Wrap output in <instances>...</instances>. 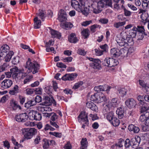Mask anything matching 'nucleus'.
I'll return each instance as SVG.
<instances>
[{
	"mask_svg": "<svg viewBox=\"0 0 149 149\" xmlns=\"http://www.w3.org/2000/svg\"><path fill=\"white\" fill-rule=\"evenodd\" d=\"M99 26V25L97 24H94L90 28L91 31L92 32H94L95 31L96 28L98 27Z\"/></svg>",
	"mask_w": 149,
	"mask_h": 149,
	"instance_id": "338daca9",
	"label": "nucleus"
},
{
	"mask_svg": "<svg viewBox=\"0 0 149 149\" xmlns=\"http://www.w3.org/2000/svg\"><path fill=\"white\" fill-rule=\"evenodd\" d=\"M132 40V38L128 37H126L125 39L121 38L118 40L117 43L120 46L126 47L128 46V43L130 42V41Z\"/></svg>",
	"mask_w": 149,
	"mask_h": 149,
	"instance_id": "1a4fd4ad",
	"label": "nucleus"
},
{
	"mask_svg": "<svg viewBox=\"0 0 149 149\" xmlns=\"http://www.w3.org/2000/svg\"><path fill=\"white\" fill-rule=\"evenodd\" d=\"M68 15L66 12L63 10H61L58 13V18L59 19H67Z\"/></svg>",
	"mask_w": 149,
	"mask_h": 149,
	"instance_id": "c85d7f7f",
	"label": "nucleus"
},
{
	"mask_svg": "<svg viewBox=\"0 0 149 149\" xmlns=\"http://www.w3.org/2000/svg\"><path fill=\"white\" fill-rule=\"evenodd\" d=\"M139 14L140 15L141 19H147L148 17V13L146 12V11L140 9L139 11Z\"/></svg>",
	"mask_w": 149,
	"mask_h": 149,
	"instance_id": "7c9ffc66",
	"label": "nucleus"
},
{
	"mask_svg": "<svg viewBox=\"0 0 149 149\" xmlns=\"http://www.w3.org/2000/svg\"><path fill=\"white\" fill-rule=\"evenodd\" d=\"M68 39L69 41L71 43H75L78 41V40L74 33H72L70 36H69Z\"/></svg>",
	"mask_w": 149,
	"mask_h": 149,
	"instance_id": "c756f323",
	"label": "nucleus"
},
{
	"mask_svg": "<svg viewBox=\"0 0 149 149\" xmlns=\"http://www.w3.org/2000/svg\"><path fill=\"white\" fill-rule=\"evenodd\" d=\"M78 54L84 56L86 54V52L84 50L79 49L77 51Z\"/></svg>",
	"mask_w": 149,
	"mask_h": 149,
	"instance_id": "0e129e2a",
	"label": "nucleus"
},
{
	"mask_svg": "<svg viewBox=\"0 0 149 149\" xmlns=\"http://www.w3.org/2000/svg\"><path fill=\"white\" fill-rule=\"evenodd\" d=\"M9 47L7 45L2 46L0 49V57L4 58L7 52L9 50Z\"/></svg>",
	"mask_w": 149,
	"mask_h": 149,
	"instance_id": "2eb2a0df",
	"label": "nucleus"
},
{
	"mask_svg": "<svg viewBox=\"0 0 149 149\" xmlns=\"http://www.w3.org/2000/svg\"><path fill=\"white\" fill-rule=\"evenodd\" d=\"M50 30L52 38H60L61 37L60 33L58 31H55L51 28H49Z\"/></svg>",
	"mask_w": 149,
	"mask_h": 149,
	"instance_id": "cd10ccee",
	"label": "nucleus"
},
{
	"mask_svg": "<svg viewBox=\"0 0 149 149\" xmlns=\"http://www.w3.org/2000/svg\"><path fill=\"white\" fill-rule=\"evenodd\" d=\"M124 113V110L121 107L118 108L116 111V113L119 119H122L123 117Z\"/></svg>",
	"mask_w": 149,
	"mask_h": 149,
	"instance_id": "72a5a7b5",
	"label": "nucleus"
},
{
	"mask_svg": "<svg viewBox=\"0 0 149 149\" xmlns=\"http://www.w3.org/2000/svg\"><path fill=\"white\" fill-rule=\"evenodd\" d=\"M18 92V86L17 85H15L13 88L9 92V93L12 95H15Z\"/></svg>",
	"mask_w": 149,
	"mask_h": 149,
	"instance_id": "c9c22d12",
	"label": "nucleus"
},
{
	"mask_svg": "<svg viewBox=\"0 0 149 149\" xmlns=\"http://www.w3.org/2000/svg\"><path fill=\"white\" fill-rule=\"evenodd\" d=\"M128 129L129 131L135 133H138L140 131L139 128L138 127L132 124L129 125L128 127Z\"/></svg>",
	"mask_w": 149,
	"mask_h": 149,
	"instance_id": "5701e85b",
	"label": "nucleus"
},
{
	"mask_svg": "<svg viewBox=\"0 0 149 149\" xmlns=\"http://www.w3.org/2000/svg\"><path fill=\"white\" fill-rule=\"evenodd\" d=\"M25 67L28 69L27 72L28 73L33 71V73L34 74L38 72L39 69L40 65L35 61L33 63L31 62V59L29 58L26 62Z\"/></svg>",
	"mask_w": 149,
	"mask_h": 149,
	"instance_id": "7ed1b4c3",
	"label": "nucleus"
},
{
	"mask_svg": "<svg viewBox=\"0 0 149 149\" xmlns=\"http://www.w3.org/2000/svg\"><path fill=\"white\" fill-rule=\"evenodd\" d=\"M110 122L114 126H117L119 125L120 124L119 120L116 118L115 117Z\"/></svg>",
	"mask_w": 149,
	"mask_h": 149,
	"instance_id": "79ce46f5",
	"label": "nucleus"
},
{
	"mask_svg": "<svg viewBox=\"0 0 149 149\" xmlns=\"http://www.w3.org/2000/svg\"><path fill=\"white\" fill-rule=\"evenodd\" d=\"M59 21L61 22L60 24L61 26L63 29H65L67 28H72V24L70 22H65L63 19H59Z\"/></svg>",
	"mask_w": 149,
	"mask_h": 149,
	"instance_id": "aec40b11",
	"label": "nucleus"
},
{
	"mask_svg": "<svg viewBox=\"0 0 149 149\" xmlns=\"http://www.w3.org/2000/svg\"><path fill=\"white\" fill-rule=\"evenodd\" d=\"M123 144L124 145V140L123 139H119L118 143H116L115 145L116 146L120 148L123 146Z\"/></svg>",
	"mask_w": 149,
	"mask_h": 149,
	"instance_id": "603ef678",
	"label": "nucleus"
},
{
	"mask_svg": "<svg viewBox=\"0 0 149 149\" xmlns=\"http://www.w3.org/2000/svg\"><path fill=\"white\" fill-rule=\"evenodd\" d=\"M56 66L59 68H66V66L61 62H58L56 64Z\"/></svg>",
	"mask_w": 149,
	"mask_h": 149,
	"instance_id": "774afa93",
	"label": "nucleus"
},
{
	"mask_svg": "<svg viewBox=\"0 0 149 149\" xmlns=\"http://www.w3.org/2000/svg\"><path fill=\"white\" fill-rule=\"evenodd\" d=\"M90 99L91 101L97 103L106 102L107 101L106 96L102 93H96L91 95Z\"/></svg>",
	"mask_w": 149,
	"mask_h": 149,
	"instance_id": "20e7f679",
	"label": "nucleus"
},
{
	"mask_svg": "<svg viewBox=\"0 0 149 149\" xmlns=\"http://www.w3.org/2000/svg\"><path fill=\"white\" fill-rule=\"evenodd\" d=\"M120 49L116 48L112 49L110 50V54L112 57H118L120 56Z\"/></svg>",
	"mask_w": 149,
	"mask_h": 149,
	"instance_id": "4be33fe9",
	"label": "nucleus"
},
{
	"mask_svg": "<svg viewBox=\"0 0 149 149\" xmlns=\"http://www.w3.org/2000/svg\"><path fill=\"white\" fill-rule=\"evenodd\" d=\"M41 140L40 137L39 136H37L34 140V143L35 145L38 144L40 142Z\"/></svg>",
	"mask_w": 149,
	"mask_h": 149,
	"instance_id": "052dcab7",
	"label": "nucleus"
},
{
	"mask_svg": "<svg viewBox=\"0 0 149 149\" xmlns=\"http://www.w3.org/2000/svg\"><path fill=\"white\" fill-rule=\"evenodd\" d=\"M10 104L11 107L13 110H15L18 108H19L20 109H21L20 106L17 104V102L14 100V99H12L10 101Z\"/></svg>",
	"mask_w": 149,
	"mask_h": 149,
	"instance_id": "bb28decb",
	"label": "nucleus"
},
{
	"mask_svg": "<svg viewBox=\"0 0 149 149\" xmlns=\"http://www.w3.org/2000/svg\"><path fill=\"white\" fill-rule=\"evenodd\" d=\"M43 141L44 142L43 145V149H48L50 145L49 141L46 139H44Z\"/></svg>",
	"mask_w": 149,
	"mask_h": 149,
	"instance_id": "c03bdc74",
	"label": "nucleus"
},
{
	"mask_svg": "<svg viewBox=\"0 0 149 149\" xmlns=\"http://www.w3.org/2000/svg\"><path fill=\"white\" fill-rule=\"evenodd\" d=\"M89 59L92 62L90 63V65L94 69H99L100 68V61L99 59L89 58Z\"/></svg>",
	"mask_w": 149,
	"mask_h": 149,
	"instance_id": "6e6552de",
	"label": "nucleus"
},
{
	"mask_svg": "<svg viewBox=\"0 0 149 149\" xmlns=\"http://www.w3.org/2000/svg\"><path fill=\"white\" fill-rule=\"evenodd\" d=\"M111 88V86H110L107 85H104L103 86H95L94 88V89L95 91L97 92L101 91H106L107 93L108 94L110 89Z\"/></svg>",
	"mask_w": 149,
	"mask_h": 149,
	"instance_id": "9d476101",
	"label": "nucleus"
},
{
	"mask_svg": "<svg viewBox=\"0 0 149 149\" xmlns=\"http://www.w3.org/2000/svg\"><path fill=\"white\" fill-rule=\"evenodd\" d=\"M77 74L72 73L71 74H66L61 78V79L64 81L73 80L77 76Z\"/></svg>",
	"mask_w": 149,
	"mask_h": 149,
	"instance_id": "4468645a",
	"label": "nucleus"
},
{
	"mask_svg": "<svg viewBox=\"0 0 149 149\" xmlns=\"http://www.w3.org/2000/svg\"><path fill=\"white\" fill-rule=\"evenodd\" d=\"M30 116H31L33 119L36 120H40L41 119L42 116L41 114L34 111H32L29 113Z\"/></svg>",
	"mask_w": 149,
	"mask_h": 149,
	"instance_id": "f3484780",
	"label": "nucleus"
},
{
	"mask_svg": "<svg viewBox=\"0 0 149 149\" xmlns=\"http://www.w3.org/2000/svg\"><path fill=\"white\" fill-rule=\"evenodd\" d=\"M120 56L123 57H127L128 53V49L127 48H125L120 49Z\"/></svg>",
	"mask_w": 149,
	"mask_h": 149,
	"instance_id": "473e14b6",
	"label": "nucleus"
},
{
	"mask_svg": "<svg viewBox=\"0 0 149 149\" xmlns=\"http://www.w3.org/2000/svg\"><path fill=\"white\" fill-rule=\"evenodd\" d=\"M28 118V116L26 113H21L16 116V120L19 122H25Z\"/></svg>",
	"mask_w": 149,
	"mask_h": 149,
	"instance_id": "ddd939ff",
	"label": "nucleus"
},
{
	"mask_svg": "<svg viewBox=\"0 0 149 149\" xmlns=\"http://www.w3.org/2000/svg\"><path fill=\"white\" fill-rule=\"evenodd\" d=\"M88 3L89 4V6H88V5L86 4L85 5V6L82 8V10L80 11V12L82 13L85 15L87 16L88 14L89 11V9L91 10H91L90 8L91 7V4H92V3Z\"/></svg>",
	"mask_w": 149,
	"mask_h": 149,
	"instance_id": "6ab92c4d",
	"label": "nucleus"
},
{
	"mask_svg": "<svg viewBox=\"0 0 149 149\" xmlns=\"http://www.w3.org/2000/svg\"><path fill=\"white\" fill-rule=\"evenodd\" d=\"M103 112L105 114H107V118L109 122L115 117L113 112L112 111H109V108L107 107L105 108L103 110Z\"/></svg>",
	"mask_w": 149,
	"mask_h": 149,
	"instance_id": "f8f14e48",
	"label": "nucleus"
},
{
	"mask_svg": "<svg viewBox=\"0 0 149 149\" xmlns=\"http://www.w3.org/2000/svg\"><path fill=\"white\" fill-rule=\"evenodd\" d=\"M118 61L111 58H107L105 59L103 63V65L109 67H114L118 65Z\"/></svg>",
	"mask_w": 149,
	"mask_h": 149,
	"instance_id": "423d86ee",
	"label": "nucleus"
},
{
	"mask_svg": "<svg viewBox=\"0 0 149 149\" xmlns=\"http://www.w3.org/2000/svg\"><path fill=\"white\" fill-rule=\"evenodd\" d=\"M34 91V90L33 89L27 88L26 90V93L27 94L31 95Z\"/></svg>",
	"mask_w": 149,
	"mask_h": 149,
	"instance_id": "69168bd1",
	"label": "nucleus"
},
{
	"mask_svg": "<svg viewBox=\"0 0 149 149\" xmlns=\"http://www.w3.org/2000/svg\"><path fill=\"white\" fill-rule=\"evenodd\" d=\"M23 70H20L19 72L17 74V77H20L21 78L23 79L27 75V74L24 72Z\"/></svg>",
	"mask_w": 149,
	"mask_h": 149,
	"instance_id": "a19ab883",
	"label": "nucleus"
},
{
	"mask_svg": "<svg viewBox=\"0 0 149 149\" xmlns=\"http://www.w3.org/2000/svg\"><path fill=\"white\" fill-rule=\"evenodd\" d=\"M130 141L132 146H135L136 147H137L140 143V136H137L132 138Z\"/></svg>",
	"mask_w": 149,
	"mask_h": 149,
	"instance_id": "a211bd4d",
	"label": "nucleus"
},
{
	"mask_svg": "<svg viewBox=\"0 0 149 149\" xmlns=\"http://www.w3.org/2000/svg\"><path fill=\"white\" fill-rule=\"evenodd\" d=\"M94 50L96 52V55L101 56L103 54V52L102 50H100L99 49H95Z\"/></svg>",
	"mask_w": 149,
	"mask_h": 149,
	"instance_id": "e2e57ef3",
	"label": "nucleus"
},
{
	"mask_svg": "<svg viewBox=\"0 0 149 149\" xmlns=\"http://www.w3.org/2000/svg\"><path fill=\"white\" fill-rule=\"evenodd\" d=\"M45 11L42 10H39V13L38 14V16H39V18H46L47 17L45 15Z\"/></svg>",
	"mask_w": 149,
	"mask_h": 149,
	"instance_id": "09e8293b",
	"label": "nucleus"
},
{
	"mask_svg": "<svg viewBox=\"0 0 149 149\" xmlns=\"http://www.w3.org/2000/svg\"><path fill=\"white\" fill-rule=\"evenodd\" d=\"M22 131L24 138L27 140L31 139L37 133V130L34 128L30 129L24 128L22 129Z\"/></svg>",
	"mask_w": 149,
	"mask_h": 149,
	"instance_id": "39448f33",
	"label": "nucleus"
},
{
	"mask_svg": "<svg viewBox=\"0 0 149 149\" xmlns=\"http://www.w3.org/2000/svg\"><path fill=\"white\" fill-rule=\"evenodd\" d=\"M125 103L127 106L130 108H134L136 104V101L133 99L127 100L125 101Z\"/></svg>",
	"mask_w": 149,
	"mask_h": 149,
	"instance_id": "412c9836",
	"label": "nucleus"
},
{
	"mask_svg": "<svg viewBox=\"0 0 149 149\" xmlns=\"http://www.w3.org/2000/svg\"><path fill=\"white\" fill-rule=\"evenodd\" d=\"M19 62V58L18 56L14 57L12 60V63L14 65L17 64Z\"/></svg>",
	"mask_w": 149,
	"mask_h": 149,
	"instance_id": "5fc2aeb1",
	"label": "nucleus"
},
{
	"mask_svg": "<svg viewBox=\"0 0 149 149\" xmlns=\"http://www.w3.org/2000/svg\"><path fill=\"white\" fill-rule=\"evenodd\" d=\"M131 141L128 139L124 141V146L126 148H129L130 146H132Z\"/></svg>",
	"mask_w": 149,
	"mask_h": 149,
	"instance_id": "3c124183",
	"label": "nucleus"
},
{
	"mask_svg": "<svg viewBox=\"0 0 149 149\" xmlns=\"http://www.w3.org/2000/svg\"><path fill=\"white\" fill-rule=\"evenodd\" d=\"M118 105V101L117 99L114 98L112 99L110 103V105L113 107H116Z\"/></svg>",
	"mask_w": 149,
	"mask_h": 149,
	"instance_id": "a18cd8bd",
	"label": "nucleus"
},
{
	"mask_svg": "<svg viewBox=\"0 0 149 149\" xmlns=\"http://www.w3.org/2000/svg\"><path fill=\"white\" fill-rule=\"evenodd\" d=\"M79 2L76 0H72L71 2V5L72 6L74 9L80 12L82 10V8L84 7L86 4L89 6L88 3L92 2L91 0H78Z\"/></svg>",
	"mask_w": 149,
	"mask_h": 149,
	"instance_id": "f03ea898",
	"label": "nucleus"
},
{
	"mask_svg": "<svg viewBox=\"0 0 149 149\" xmlns=\"http://www.w3.org/2000/svg\"><path fill=\"white\" fill-rule=\"evenodd\" d=\"M34 27L35 29H38L40 28L41 22L40 19H34Z\"/></svg>",
	"mask_w": 149,
	"mask_h": 149,
	"instance_id": "e433bc0d",
	"label": "nucleus"
},
{
	"mask_svg": "<svg viewBox=\"0 0 149 149\" xmlns=\"http://www.w3.org/2000/svg\"><path fill=\"white\" fill-rule=\"evenodd\" d=\"M118 91L119 93L120 96L123 97L126 95L127 90L124 88H118Z\"/></svg>",
	"mask_w": 149,
	"mask_h": 149,
	"instance_id": "4c0bfd02",
	"label": "nucleus"
},
{
	"mask_svg": "<svg viewBox=\"0 0 149 149\" xmlns=\"http://www.w3.org/2000/svg\"><path fill=\"white\" fill-rule=\"evenodd\" d=\"M78 120L80 123L81 121L85 122L82 125V128H84L86 126L88 125V121L87 115L85 112H81L80 113L78 116Z\"/></svg>",
	"mask_w": 149,
	"mask_h": 149,
	"instance_id": "0eeeda50",
	"label": "nucleus"
},
{
	"mask_svg": "<svg viewBox=\"0 0 149 149\" xmlns=\"http://www.w3.org/2000/svg\"><path fill=\"white\" fill-rule=\"evenodd\" d=\"M142 6L143 8L147 9L149 8V0H143Z\"/></svg>",
	"mask_w": 149,
	"mask_h": 149,
	"instance_id": "49530a36",
	"label": "nucleus"
},
{
	"mask_svg": "<svg viewBox=\"0 0 149 149\" xmlns=\"http://www.w3.org/2000/svg\"><path fill=\"white\" fill-rule=\"evenodd\" d=\"M72 57H70L64 58H63L61 59V60L64 62H67L68 63L71 62L72 61Z\"/></svg>",
	"mask_w": 149,
	"mask_h": 149,
	"instance_id": "bf43d9fd",
	"label": "nucleus"
},
{
	"mask_svg": "<svg viewBox=\"0 0 149 149\" xmlns=\"http://www.w3.org/2000/svg\"><path fill=\"white\" fill-rule=\"evenodd\" d=\"M36 104V103L34 102V100H29L25 103V107L27 108H29Z\"/></svg>",
	"mask_w": 149,
	"mask_h": 149,
	"instance_id": "37998d69",
	"label": "nucleus"
},
{
	"mask_svg": "<svg viewBox=\"0 0 149 149\" xmlns=\"http://www.w3.org/2000/svg\"><path fill=\"white\" fill-rule=\"evenodd\" d=\"M13 84V81L10 79H5L1 83V87L4 89L8 88L10 87Z\"/></svg>",
	"mask_w": 149,
	"mask_h": 149,
	"instance_id": "dca6fc26",
	"label": "nucleus"
},
{
	"mask_svg": "<svg viewBox=\"0 0 149 149\" xmlns=\"http://www.w3.org/2000/svg\"><path fill=\"white\" fill-rule=\"evenodd\" d=\"M139 105L141 107V113H144L146 112H149L147 111L149 110V106L146 102Z\"/></svg>",
	"mask_w": 149,
	"mask_h": 149,
	"instance_id": "b1692460",
	"label": "nucleus"
},
{
	"mask_svg": "<svg viewBox=\"0 0 149 149\" xmlns=\"http://www.w3.org/2000/svg\"><path fill=\"white\" fill-rule=\"evenodd\" d=\"M88 142L86 138L82 139L81 142L80 149H86L87 147Z\"/></svg>",
	"mask_w": 149,
	"mask_h": 149,
	"instance_id": "f704fd0d",
	"label": "nucleus"
},
{
	"mask_svg": "<svg viewBox=\"0 0 149 149\" xmlns=\"http://www.w3.org/2000/svg\"><path fill=\"white\" fill-rule=\"evenodd\" d=\"M52 103L55 105H56V103L55 100L52 97L50 98L48 96H46L45 98V101L40 104L43 106H49Z\"/></svg>",
	"mask_w": 149,
	"mask_h": 149,
	"instance_id": "9b49d317",
	"label": "nucleus"
},
{
	"mask_svg": "<svg viewBox=\"0 0 149 149\" xmlns=\"http://www.w3.org/2000/svg\"><path fill=\"white\" fill-rule=\"evenodd\" d=\"M14 52L11 51L8 54H6V55L4 56V57L5 58V61L6 62L9 61L12 57V56L14 54Z\"/></svg>",
	"mask_w": 149,
	"mask_h": 149,
	"instance_id": "58836bf2",
	"label": "nucleus"
},
{
	"mask_svg": "<svg viewBox=\"0 0 149 149\" xmlns=\"http://www.w3.org/2000/svg\"><path fill=\"white\" fill-rule=\"evenodd\" d=\"M9 67V65L8 63H4L0 67V72L7 70Z\"/></svg>",
	"mask_w": 149,
	"mask_h": 149,
	"instance_id": "ea45409f",
	"label": "nucleus"
},
{
	"mask_svg": "<svg viewBox=\"0 0 149 149\" xmlns=\"http://www.w3.org/2000/svg\"><path fill=\"white\" fill-rule=\"evenodd\" d=\"M145 31L144 26H137V31L139 32V33H143L144 35L147 36V34L144 32Z\"/></svg>",
	"mask_w": 149,
	"mask_h": 149,
	"instance_id": "de8ad7c7",
	"label": "nucleus"
},
{
	"mask_svg": "<svg viewBox=\"0 0 149 149\" xmlns=\"http://www.w3.org/2000/svg\"><path fill=\"white\" fill-rule=\"evenodd\" d=\"M89 30L88 29H86L84 30L81 33L82 35L85 38L88 37L89 35L88 33Z\"/></svg>",
	"mask_w": 149,
	"mask_h": 149,
	"instance_id": "8fccbe9b",
	"label": "nucleus"
},
{
	"mask_svg": "<svg viewBox=\"0 0 149 149\" xmlns=\"http://www.w3.org/2000/svg\"><path fill=\"white\" fill-rule=\"evenodd\" d=\"M19 70L17 67L15 66L13 68H11L10 69V71L11 72L13 73H15L16 72H19V70Z\"/></svg>",
	"mask_w": 149,
	"mask_h": 149,
	"instance_id": "680f3d73",
	"label": "nucleus"
},
{
	"mask_svg": "<svg viewBox=\"0 0 149 149\" xmlns=\"http://www.w3.org/2000/svg\"><path fill=\"white\" fill-rule=\"evenodd\" d=\"M144 97L143 96L139 95L138 97V100L139 101V104H143L144 103H146L143 101V99H144Z\"/></svg>",
	"mask_w": 149,
	"mask_h": 149,
	"instance_id": "4d7b16f0",
	"label": "nucleus"
},
{
	"mask_svg": "<svg viewBox=\"0 0 149 149\" xmlns=\"http://www.w3.org/2000/svg\"><path fill=\"white\" fill-rule=\"evenodd\" d=\"M91 4L90 8L93 10L94 13H98L100 12L102 8L108 6L111 7L112 3L111 0H100L96 4V3H93Z\"/></svg>",
	"mask_w": 149,
	"mask_h": 149,
	"instance_id": "f257e3e1",
	"label": "nucleus"
},
{
	"mask_svg": "<svg viewBox=\"0 0 149 149\" xmlns=\"http://www.w3.org/2000/svg\"><path fill=\"white\" fill-rule=\"evenodd\" d=\"M125 24V21H123L122 22H119L116 23L114 24V26L117 28H118L120 26H122L124 25Z\"/></svg>",
	"mask_w": 149,
	"mask_h": 149,
	"instance_id": "6e6d98bb",
	"label": "nucleus"
},
{
	"mask_svg": "<svg viewBox=\"0 0 149 149\" xmlns=\"http://www.w3.org/2000/svg\"><path fill=\"white\" fill-rule=\"evenodd\" d=\"M83 84V82L82 81H80L76 83L72 87V88L76 89L81 86Z\"/></svg>",
	"mask_w": 149,
	"mask_h": 149,
	"instance_id": "864d4df0",
	"label": "nucleus"
},
{
	"mask_svg": "<svg viewBox=\"0 0 149 149\" xmlns=\"http://www.w3.org/2000/svg\"><path fill=\"white\" fill-rule=\"evenodd\" d=\"M86 106L87 107L94 111H96L97 110V107L91 101L87 102Z\"/></svg>",
	"mask_w": 149,
	"mask_h": 149,
	"instance_id": "393cba45",
	"label": "nucleus"
},
{
	"mask_svg": "<svg viewBox=\"0 0 149 149\" xmlns=\"http://www.w3.org/2000/svg\"><path fill=\"white\" fill-rule=\"evenodd\" d=\"M148 118H149V112H146L141 116L140 120L142 122H145H145Z\"/></svg>",
	"mask_w": 149,
	"mask_h": 149,
	"instance_id": "2f4dec72",
	"label": "nucleus"
},
{
	"mask_svg": "<svg viewBox=\"0 0 149 149\" xmlns=\"http://www.w3.org/2000/svg\"><path fill=\"white\" fill-rule=\"evenodd\" d=\"M100 47L101 49H102V51L104 52H106L108 50V46L106 44L100 46Z\"/></svg>",
	"mask_w": 149,
	"mask_h": 149,
	"instance_id": "13d9d810",
	"label": "nucleus"
},
{
	"mask_svg": "<svg viewBox=\"0 0 149 149\" xmlns=\"http://www.w3.org/2000/svg\"><path fill=\"white\" fill-rule=\"evenodd\" d=\"M139 82L140 85L143 88H145L147 94H149V87L148 86L147 83L145 82L144 81L141 80H139Z\"/></svg>",
	"mask_w": 149,
	"mask_h": 149,
	"instance_id": "a878e982",
	"label": "nucleus"
}]
</instances>
